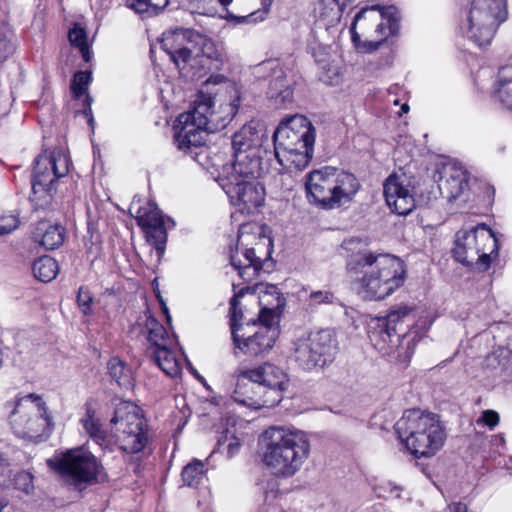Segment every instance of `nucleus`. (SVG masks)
Returning <instances> with one entry per match:
<instances>
[{
    "mask_svg": "<svg viewBox=\"0 0 512 512\" xmlns=\"http://www.w3.org/2000/svg\"><path fill=\"white\" fill-rule=\"evenodd\" d=\"M366 246L367 243L357 237L343 242L344 249L352 252L346 268L358 280L363 298L383 300L404 284L405 265L394 255L362 249Z\"/></svg>",
    "mask_w": 512,
    "mask_h": 512,
    "instance_id": "obj_1",
    "label": "nucleus"
},
{
    "mask_svg": "<svg viewBox=\"0 0 512 512\" xmlns=\"http://www.w3.org/2000/svg\"><path fill=\"white\" fill-rule=\"evenodd\" d=\"M264 435L268 442L263 462L271 472L279 477H291L298 472L310 454L307 433L286 427H270Z\"/></svg>",
    "mask_w": 512,
    "mask_h": 512,
    "instance_id": "obj_2",
    "label": "nucleus"
},
{
    "mask_svg": "<svg viewBox=\"0 0 512 512\" xmlns=\"http://www.w3.org/2000/svg\"><path fill=\"white\" fill-rule=\"evenodd\" d=\"M412 308L401 305L384 317H377L369 324V339L383 355L408 359L414 352L420 336L416 330H408Z\"/></svg>",
    "mask_w": 512,
    "mask_h": 512,
    "instance_id": "obj_3",
    "label": "nucleus"
},
{
    "mask_svg": "<svg viewBox=\"0 0 512 512\" xmlns=\"http://www.w3.org/2000/svg\"><path fill=\"white\" fill-rule=\"evenodd\" d=\"M274 153L285 169L302 170L314 152L315 128L303 115H294L281 122L273 134Z\"/></svg>",
    "mask_w": 512,
    "mask_h": 512,
    "instance_id": "obj_4",
    "label": "nucleus"
},
{
    "mask_svg": "<svg viewBox=\"0 0 512 512\" xmlns=\"http://www.w3.org/2000/svg\"><path fill=\"white\" fill-rule=\"evenodd\" d=\"M394 428L406 448L417 458L435 455L446 439L440 417L420 409L405 410Z\"/></svg>",
    "mask_w": 512,
    "mask_h": 512,
    "instance_id": "obj_5",
    "label": "nucleus"
},
{
    "mask_svg": "<svg viewBox=\"0 0 512 512\" xmlns=\"http://www.w3.org/2000/svg\"><path fill=\"white\" fill-rule=\"evenodd\" d=\"M400 21V12L393 5L363 7L355 15L350 27L352 41L364 52H374L389 36L398 35Z\"/></svg>",
    "mask_w": 512,
    "mask_h": 512,
    "instance_id": "obj_6",
    "label": "nucleus"
},
{
    "mask_svg": "<svg viewBox=\"0 0 512 512\" xmlns=\"http://www.w3.org/2000/svg\"><path fill=\"white\" fill-rule=\"evenodd\" d=\"M360 188L357 178L343 170L325 166L306 175L309 203L324 209L338 208L350 202Z\"/></svg>",
    "mask_w": 512,
    "mask_h": 512,
    "instance_id": "obj_7",
    "label": "nucleus"
},
{
    "mask_svg": "<svg viewBox=\"0 0 512 512\" xmlns=\"http://www.w3.org/2000/svg\"><path fill=\"white\" fill-rule=\"evenodd\" d=\"M214 99L200 95L194 102L192 110L182 113L175 125V142L179 150L193 153L194 149L203 150L208 133L216 130L214 125Z\"/></svg>",
    "mask_w": 512,
    "mask_h": 512,
    "instance_id": "obj_8",
    "label": "nucleus"
},
{
    "mask_svg": "<svg viewBox=\"0 0 512 512\" xmlns=\"http://www.w3.org/2000/svg\"><path fill=\"white\" fill-rule=\"evenodd\" d=\"M6 406L12 408L9 421L18 437L38 441L50 434L53 422L41 396L28 394Z\"/></svg>",
    "mask_w": 512,
    "mask_h": 512,
    "instance_id": "obj_9",
    "label": "nucleus"
},
{
    "mask_svg": "<svg viewBox=\"0 0 512 512\" xmlns=\"http://www.w3.org/2000/svg\"><path fill=\"white\" fill-rule=\"evenodd\" d=\"M497 252V239L485 224L470 230H460L456 234L453 256L465 266L484 272L491 265L492 255H497Z\"/></svg>",
    "mask_w": 512,
    "mask_h": 512,
    "instance_id": "obj_10",
    "label": "nucleus"
},
{
    "mask_svg": "<svg viewBox=\"0 0 512 512\" xmlns=\"http://www.w3.org/2000/svg\"><path fill=\"white\" fill-rule=\"evenodd\" d=\"M47 465L75 486H88L105 478L101 462L84 447L68 449L47 460Z\"/></svg>",
    "mask_w": 512,
    "mask_h": 512,
    "instance_id": "obj_11",
    "label": "nucleus"
},
{
    "mask_svg": "<svg viewBox=\"0 0 512 512\" xmlns=\"http://www.w3.org/2000/svg\"><path fill=\"white\" fill-rule=\"evenodd\" d=\"M120 448L127 453H138L148 443L146 421L138 406L130 402L119 403L110 419Z\"/></svg>",
    "mask_w": 512,
    "mask_h": 512,
    "instance_id": "obj_12",
    "label": "nucleus"
},
{
    "mask_svg": "<svg viewBox=\"0 0 512 512\" xmlns=\"http://www.w3.org/2000/svg\"><path fill=\"white\" fill-rule=\"evenodd\" d=\"M506 18V0H472L467 16V37L479 47L487 46Z\"/></svg>",
    "mask_w": 512,
    "mask_h": 512,
    "instance_id": "obj_13",
    "label": "nucleus"
},
{
    "mask_svg": "<svg viewBox=\"0 0 512 512\" xmlns=\"http://www.w3.org/2000/svg\"><path fill=\"white\" fill-rule=\"evenodd\" d=\"M337 351V341L330 330L311 332L294 342L293 358L304 370L322 368L332 362Z\"/></svg>",
    "mask_w": 512,
    "mask_h": 512,
    "instance_id": "obj_14",
    "label": "nucleus"
},
{
    "mask_svg": "<svg viewBox=\"0 0 512 512\" xmlns=\"http://www.w3.org/2000/svg\"><path fill=\"white\" fill-rule=\"evenodd\" d=\"M69 172V158L62 150L45 151L34 163L32 178V200L47 203L51 198L54 183Z\"/></svg>",
    "mask_w": 512,
    "mask_h": 512,
    "instance_id": "obj_15",
    "label": "nucleus"
},
{
    "mask_svg": "<svg viewBox=\"0 0 512 512\" xmlns=\"http://www.w3.org/2000/svg\"><path fill=\"white\" fill-rule=\"evenodd\" d=\"M219 185L241 213L253 214L265 201V189L258 179L219 176Z\"/></svg>",
    "mask_w": 512,
    "mask_h": 512,
    "instance_id": "obj_16",
    "label": "nucleus"
},
{
    "mask_svg": "<svg viewBox=\"0 0 512 512\" xmlns=\"http://www.w3.org/2000/svg\"><path fill=\"white\" fill-rule=\"evenodd\" d=\"M233 399L237 403L254 409L273 407L279 403L276 390H267L259 382L248 377V370H243L238 375Z\"/></svg>",
    "mask_w": 512,
    "mask_h": 512,
    "instance_id": "obj_17",
    "label": "nucleus"
},
{
    "mask_svg": "<svg viewBox=\"0 0 512 512\" xmlns=\"http://www.w3.org/2000/svg\"><path fill=\"white\" fill-rule=\"evenodd\" d=\"M195 35L197 31L183 28L167 31L162 35L161 48L170 56L181 75L188 71Z\"/></svg>",
    "mask_w": 512,
    "mask_h": 512,
    "instance_id": "obj_18",
    "label": "nucleus"
},
{
    "mask_svg": "<svg viewBox=\"0 0 512 512\" xmlns=\"http://www.w3.org/2000/svg\"><path fill=\"white\" fill-rule=\"evenodd\" d=\"M252 333L238 334L240 328L232 326V338L235 346L244 354L261 356L269 353L279 336V326H257Z\"/></svg>",
    "mask_w": 512,
    "mask_h": 512,
    "instance_id": "obj_19",
    "label": "nucleus"
},
{
    "mask_svg": "<svg viewBox=\"0 0 512 512\" xmlns=\"http://www.w3.org/2000/svg\"><path fill=\"white\" fill-rule=\"evenodd\" d=\"M194 38V48L188 71L182 72L183 77L192 81L201 79L212 68H218L214 62L220 61L221 57L211 39L199 32Z\"/></svg>",
    "mask_w": 512,
    "mask_h": 512,
    "instance_id": "obj_20",
    "label": "nucleus"
},
{
    "mask_svg": "<svg viewBox=\"0 0 512 512\" xmlns=\"http://www.w3.org/2000/svg\"><path fill=\"white\" fill-rule=\"evenodd\" d=\"M267 143L268 137L262 125L249 122L232 136L233 158L254 153H269Z\"/></svg>",
    "mask_w": 512,
    "mask_h": 512,
    "instance_id": "obj_21",
    "label": "nucleus"
},
{
    "mask_svg": "<svg viewBox=\"0 0 512 512\" xmlns=\"http://www.w3.org/2000/svg\"><path fill=\"white\" fill-rule=\"evenodd\" d=\"M438 188L443 198L453 201L468 189V174L459 162H448L438 170Z\"/></svg>",
    "mask_w": 512,
    "mask_h": 512,
    "instance_id": "obj_22",
    "label": "nucleus"
},
{
    "mask_svg": "<svg viewBox=\"0 0 512 512\" xmlns=\"http://www.w3.org/2000/svg\"><path fill=\"white\" fill-rule=\"evenodd\" d=\"M269 169L268 153H254L233 158L230 166L223 168L219 176H236V178L259 179Z\"/></svg>",
    "mask_w": 512,
    "mask_h": 512,
    "instance_id": "obj_23",
    "label": "nucleus"
},
{
    "mask_svg": "<svg viewBox=\"0 0 512 512\" xmlns=\"http://www.w3.org/2000/svg\"><path fill=\"white\" fill-rule=\"evenodd\" d=\"M242 230L238 233L236 252H231L230 263L244 281L254 280L263 270L266 260L256 256L254 248L244 247Z\"/></svg>",
    "mask_w": 512,
    "mask_h": 512,
    "instance_id": "obj_24",
    "label": "nucleus"
},
{
    "mask_svg": "<svg viewBox=\"0 0 512 512\" xmlns=\"http://www.w3.org/2000/svg\"><path fill=\"white\" fill-rule=\"evenodd\" d=\"M387 205L399 215H407L415 208V199L411 190L404 186L396 175L389 176L383 187Z\"/></svg>",
    "mask_w": 512,
    "mask_h": 512,
    "instance_id": "obj_25",
    "label": "nucleus"
},
{
    "mask_svg": "<svg viewBox=\"0 0 512 512\" xmlns=\"http://www.w3.org/2000/svg\"><path fill=\"white\" fill-rule=\"evenodd\" d=\"M248 377L259 382L267 390H276L279 402L282 399V391L287 383L286 373L278 366L271 363H264L248 370Z\"/></svg>",
    "mask_w": 512,
    "mask_h": 512,
    "instance_id": "obj_26",
    "label": "nucleus"
},
{
    "mask_svg": "<svg viewBox=\"0 0 512 512\" xmlns=\"http://www.w3.org/2000/svg\"><path fill=\"white\" fill-rule=\"evenodd\" d=\"M85 432L103 450H112V440L104 430L100 419L96 416V410L91 402L85 404V415L80 420Z\"/></svg>",
    "mask_w": 512,
    "mask_h": 512,
    "instance_id": "obj_27",
    "label": "nucleus"
},
{
    "mask_svg": "<svg viewBox=\"0 0 512 512\" xmlns=\"http://www.w3.org/2000/svg\"><path fill=\"white\" fill-rule=\"evenodd\" d=\"M145 318L144 327H142L140 323H137V325L133 326L132 332L139 330L145 334V338L149 343L146 349V353L148 354V350H154L161 348V346L169 345L170 339L165 327L156 318L153 316H145Z\"/></svg>",
    "mask_w": 512,
    "mask_h": 512,
    "instance_id": "obj_28",
    "label": "nucleus"
},
{
    "mask_svg": "<svg viewBox=\"0 0 512 512\" xmlns=\"http://www.w3.org/2000/svg\"><path fill=\"white\" fill-rule=\"evenodd\" d=\"M174 226L175 223L171 218H166L163 214H160L152 221L151 225L142 228L146 233L147 241L155 247L159 257L165 251L167 230Z\"/></svg>",
    "mask_w": 512,
    "mask_h": 512,
    "instance_id": "obj_29",
    "label": "nucleus"
},
{
    "mask_svg": "<svg viewBox=\"0 0 512 512\" xmlns=\"http://www.w3.org/2000/svg\"><path fill=\"white\" fill-rule=\"evenodd\" d=\"M33 239L46 250H54L63 244L64 229L47 221H40L33 231Z\"/></svg>",
    "mask_w": 512,
    "mask_h": 512,
    "instance_id": "obj_30",
    "label": "nucleus"
},
{
    "mask_svg": "<svg viewBox=\"0 0 512 512\" xmlns=\"http://www.w3.org/2000/svg\"><path fill=\"white\" fill-rule=\"evenodd\" d=\"M158 367L168 376L176 377L181 373V364L176 353L167 346L148 350L147 354Z\"/></svg>",
    "mask_w": 512,
    "mask_h": 512,
    "instance_id": "obj_31",
    "label": "nucleus"
},
{
    "mask_svg": "<svg viewBox=\"0 0 512 512\" xmlns=\"http://www.w3.org/2000/svg\"><path fill=\"white\" fill-rule=\"evenodd\" d=\"M251 288V291L259 294L261 306H271L274 308H282L284 306L285 298L282 297L276 285L259 283Z\"/></svg>",
    "mask_w": 512,
    "mask_h": 512,
    "instance_id": "obj_32",
    "label": "nucleus"
},
{
    "mask_svg": "<svg viewBox=\"0 0 512 512\" xmlns=\"http://www.w3.org/2000/svg\"><path fill=\"white\" fill-rule=\"evenodd\" d=\"M496 91L503 107L512 111V68L500 69L498 88Z\"/></svg>",
    "mask_w": 512,
    "mask_h": 512,
    "instance_id": "obj_33",
    "label": "nucleus"
},
{
    "mask_svg": "<svg viewBox=\"0 0 512 512\" xmlns=\"http://www.w3.org/2000/svg\"><path fill=\"white\" fill-rule=\"evenodd\" d=\"M32 271L38 280L50 282L58 273V264L52 257L43 256L33 262Z\"/></svg>",
    "mask_w": 512,
    "mask_h": 512,
    "instance_id": "obj_34",
    "label": "nucleus"
},
{
    "mask_svg": "<svg viewBox=\"0 0 512 512\" xmlns=\"http://www.w3.org/2000/svg\"><path fill=\"white\" fill-rule=\"evenodd\" d=\"M15 35L7 21L0 22V61L10 57L16 49Z\"/></svg>",
    "mask_w": 512,
    "mask_h": 512,
    "instance_id": "obj_35",
    "label": "nucleus"
},
{
    "mask_svg": "<svg viewBox=\"0 0 512 512\" xmlns=\"http://www.w3.org/2000/svg\"><path fill=\"white\" fill-rule=\"evenodd\" d=\"M109 375L121 387L131 384V371L125 363L118 358H111L107 364Z\"/></svg>",
    "mask_w": 512,
    "mask_h": 512,
    "instance_id": "obj_36",
    "label": "nucleus"
},
{
    "mask_svg": "<svg viewBox=\"0 0 512 512\" xmlns=\"http://www.w3.org/2000/svg\"><path fill=\"white\" fill-rule=\"evenodd\" d=\"M205 474L204 462L194 460L187 464L182 470V480L189 487H196L200 484Z\"/></svg>",
    "mask_w": 512,
    "mask_h": 512,
    "instance_id": "obj_37",
    "label": "nucleus"
},
{
    "mask_svg": "<svg viewBox=\"0 0 512 512\" xmlns=\"http://www.w3.org/2000/svg\"><path fill=\"white\" fill-rule=\"evenodd\" d=\"M68 38L71 44L80 50L84 61L89 62L91 59V53L87 42V34L84 28L79 24H74V26L69 30Z\"/></svg>",
    "mask_w": 512,
    "mask_h": 512,
    "instance_id": "obj_38",
    "label": "nucleus"
},
{
    "mask_svg": "<svg viewBox=\"0 0 512 512\" xmlns=\"http://www.w3.org/2000/svg\"><path fill=\"white\" fill-rule=\"evenodd\" d=\"M126 6L136 13L154 12L164 9L169 0H124Z\"/></svg>",
    "mask_w": 512,
    "mask_h": 512,
    "instance_id": "obj_39",
    "label": "nucleus"
},
{
    "mask_svg": "<svg viewBox=\"0 0 512 512\" xmlns=\"http://www.w3.org/2000/svg\"><path fill=\"white\" fill-rule=\"evenodd\" d=\"M92 80L90 71H77L71 81V92L75 99H79L86 94L88 86Z\"/></svg>",
    "mask_w": 512,
    "mask_h": 512,
    "instance_id": "obj_40",
    "label": "nucleus"
},
{
    "mask_svg": "<svg viewBox=\"0 0 512 512\" xmlns=\"http://www.w3.org/2000/svg\"><path fill=\"white\" fill-rule=\"evenodd\" d=\"M162 212L154 203H147L145 206H139L135 212V219L138 225L143 228L146 225H151L152 221L157 218Z\"/></svg>",
    "mask_w": 512,
    "mask_h": 512,
    "instance_id": "obj_41",
    "label": "nucleus"
},
{
    "mask_svg": "<svg viewBox=\"0 0 512 512\" xmlns=\"http://www.w3.org/2000/svg\"><path fill=\"white\" fill-rule=\"evenodd\" d=\"M241 447V443L234 435H228V431L221 435L217 442V451L225 453L227 458L235 456Z\"/></svg>",
    "mask_w": 512,
    "mask_h": 512,
    "instance_id": "obj_42",
    "label": "nucleus"
},
{
    "mask_svg": "<svg viewBox=\"0 0 512 512\" xmlns=\"http://www.w3.org/2000/svg\"><path fill=\"white\" fill-rule=\"evenodd\" d=\"M270 90L271 96L281 98L283 103L291 101L292 92L289 89V85L282 73L271 81Z\"/></svg>",
    "mask_w": 512,
    "mask_h": 512,
    "instance_id": "obj_43",
    "label": "nucleus"
},
{
    "mask_svg": "<svg viewBox=\"0 0 512 512\" xmlns=\"http://www.w3.org/2000/svg\"><path fill=\"white\" fill-rule=\"evenodd\" d=\"M309 306H317L323 304H336L338 299L328 290L311 291L307 298Z\"/></svg>",
    "mask_w": 512,
    "mask_h": 512,
    "instance_id": "obj_44",
    "label": "nucleus"
},
{
    "mask_svg": "<svg viewBox=\"0 0 512 512\" xmlns=\"http://www.w3.org/2000/svg\"><path fill=\"white\" fill-rule=\"evenodd\" d=\"M13 485L25 494H31L34 490L33 475L27 471H19L14 475Z\"/></svg>",
    "mask_w": 512,
    "mask_h": 512,
    "instance_id": "obj_45",
    "label": "nucleus"
},
{
    "mask_svg": "<svg viewBox=\"0 0 512 512\" xmlns=\"http://www.w3.org/2000/svg\"><path fill=\"white\" fill-rule=\"evenodd\" d=\"M277 308L271 306H262L257 321L253 322V327L257 326H278L275 321V310Z\"/></svg>",
    "mask_w": 512,
    "mask_h": 512,
    "instance_id": "obj_46",
    "label": "nucleus"
},
{
    "mask_svg": "<svg viewBox=\"0 0 512 512\" xmlns=\"http://www.w3.org/2000/svg\"><path fill=\"white\" fill-rule=\"evenodd\" d=\"M18 224L17 216L11 213L0 212V235L11 233L18 227Z\"/></svg>",
    "mask_w": 512,
    "mask_h": 512,
    "instance_id": "obj_47",
    "label": "nucleus"
},
{
    "mask_svg": "<svg viewBox=\"0 0 512 512\" xmlns=\"http://www.w3.org/2000/svg\"><path fill=\"white\" fill-rule=\"evenodd\" d=\"M92 301L93 298L90 292L87 289L80 287L77 295V303L83 314H89Z\"/></svg>",
    "mask_w": 512,
    "mask_h": 512,
    "instance_id": "obj_48",
    "label": "nucleus"
},
{
    "mask_svg": "<svg viewBox=\"0 0 512 512\" xmlns=\"http://www.w3.org/2000/svg\"><path fill=\"white\" fill-rule=\"evenodd\" d=\"M252 290V288L250 286H246V287H243L240 289V291L235 294L231 299H230V313H231V327L233 326V324L235 325V328H240V326L237 325V306L239 304V300L238 298L239 297H242L245 293H248Z\"/></svg>",
    "mask_w": 512,
    "mask_h": 512,
    "instance_id": "obj_49",
    "label": "nucleus"
},
{
    "mask_svg": "<svg viewBox=\"0 0 512 512\" xmlns=\"http://www.w3.org/2000/svg\"><path fill=\"white\" fill-rule=\"evenodd\" d=\"M272 3L273 0H261L262 9L255 11L246 17H243V20H246L248 18H250L251 21L253 22L264 20L269 13Z\"/></svg>",
    "mask_w": 512,
    "mask_h": 512,
    "instance_id": "obj_50",
    "label": "nucleus"
},
{
    "mask_svg": "<svg viewBox=\"0 0 512 512\" xmlns=\"http://www.w3.org/2000/svg\"><path fill=\"white\" fill-rule=\"evenodd\" d=\"M500 421L499 414L494 410H485L482 412L481 418L478 420L479 422L484 423L489 429H494Z\"/></svg>",
    "mask_w": 512,
    "mask_h": 512,
    "instance_id": "obj_51",
    "label": "nucleus"
},
{
    "mask_svg": "<svg viewBox=\"0 0 512 512\" xmlns=\"http://www.w3.org/2000/svg\"><path fill=\"white\" fill-rule=\"evenodd\" d=\"M85 95V98H84V101H83V114L88 117V123L90 126L93 125V122H94V119H93V116H92V108H91V105H92V102H93V98L91 97V95H89L87 92Z\"/></svg>",
    "mask_w": 512,
    "mask_h": 512,
    "instance_id": "obj_52",
    "label": "nucleus"
},
{
    "mask_svg": "<svg viewBox=\"0 0 512 512\" xmlns=\"http://www.w3.org/2000/svg\"><path fill=\"white\" fill-rule=\"evenodd\" d=\"M449 512H468V508L465 504L458 502L449 506Z\"/></svg>",
    "mask_w": 512,
    "mask_h": 512,
    "instance_id": "obj_53",
    "label": "nucleus"
},
{
    "mask_svg": "<svg viewBox=\"0 0 512 512\" xmlns=\"http://www.w3.org/2000/svg\"><path fill=\"white\" fill-rule=\"evenodd\" d=\"M238 102H239V98L237 97L235 100H233L230 104H229V114L231 116H234L237 112V109H238Z\"/></svg>",
    "mask_w": 512,
    "mask_h": 512,
    "instance_id": "obj_54",
    "label": "nucleus"
},
{
    "mask_svg": "<svg viewBox=\"0 0 512 512\" xmlns=\"http://www.w3.org/2000/svg\"><path fill=\"white\" fill-rule=\"evenodd\" d=\"M218 1L223 6H227V5H229L232 2V0H218Z\"/></svg>",
    "mask_w": 512,
    "mask_h": 512,
    "instance_id": "obj_55",
    "label": "nucleus"
},
{
    "mask_svg": "<svg viewBox=\"0 0 512 512\" xmlns=\"http://www.w3.org/2000/svg\"><path fill=\"white\" fill-rule=\"evenodd\" d=\"M401 110L403 112H407L409 110V106L407 104H403L402 107H401Z\"/></svg>",
    "mask_w": 512,
    "mask_h": 512,
    "instance_id": "obj_56",
    "label": "nucleus"
},
{
    "mask_svg": "<svg viewBox=\"0 0 512 512\" xmlns=\"http://www.w3.org/2000/svg\"><path fill=\"white\" fill-rule=\"evenodd\" d=\"M325 1L328 2V3H334V4L338 5V6L340 5L339 0H325Z\"/></svg>",
    "mask_w": 512,
    "mask_h": 512,
    "instance_id": "obj_57",
    "label": "nucleus"
},
{
    "mask_svg": "<svg viewBox=\"0 0 512 512\" xmlns=\"http://www.w3.org/2000/svg\"><path fill=\"white\" fill-rule=\"evenodd\" d=\"M164 312H165L166 314H168V313H167V308H166V307H164ZM167 320H168V321H170V320H171V317H170L169 315H167Z\"/></svg>",
    "mask_w": 512,
    "mask_h": 512,
    "instance_id": "obj_58",
    "label": "nucleus"
},
{
    "mask_svg": "<svg viewBox=\"0 0 512 512\" xmlns=\"http://www.w3.org/2000/svg\"><path fill=\"white\" fill-rule=\"evenodd\" d=\"M198 155H199V153L195 152V156H193V158L196 159Z\"/></svg>",
    "mask_w": 512,
    "mask_h": 512,
    "instance_id": "obj_59",
    "label": "nucleus"
},
{
    "mask_svg": "<svg viewBox=\"0 0 512 512\" xmlns=\"http://www.w3.org/2000/svg\"><path fill=\"white\" fill-rule=\"evenodd\" d=\"M134 209V202L132 203L131 207H130V211H132Z\"/></svg>",
    "mask_w": 512,
    "mask_h": 512,
    "instance_id": "obj_60",
    "label": "nucleus"
}]
</instances>
